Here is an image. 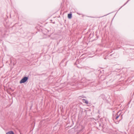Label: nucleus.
I'll use <instances>...</instances> for the list:
<instances>
[{"label":"nucleus","mask_w":134,"mask_h":134,"mask_svg":"<svg viewBox=\"0 0 134 134\" xmlns=\"http://www.w3.org/2000/svg\"><path fill=\"white\" fill-rule=\"evenodd\" d=\"M28 79V77H24L23 78L20 82V83H24L26 82Z\"/></svg>","instance_id":"1"},{"label":"nucleus","mask_w":134,"mask_h":134,"mask_svg":"<svg viewBox=\"0 0 134 134\" xmlns=\"http://www.w3.org/2000/svg\"><path fill=\"white\" fill-rule=\"evenodd\" d=\"M6 134H14V133L13 131H10L7 133Z\"/></svg>","instance_id":"5"},{"label":"nucleus","mask_w":134,"mask_h":134,"mask_svg":"<svg viewBox=\"0 0 134 134\" xmlns=\"http://www.w3.org/2000/svg\"><path fill=\"white\" fill-rule=\"evenodd\" d=\"M77 130L79 131V132H80L83 131L84 127L83 126L80 125L79 126L77 127Z\"/></svg>","instance_id":"2"},{"label":"nucleus","mask_w":134,"mask_h":134,"mask_svg":"<svg viewBox=\"0 0 134 134\" xmlns=\"http://www.w3.org/2000/svg\"><path fill=\"white\" fill-rule=\"evenodd\" d=\"M104 59H106V58H104Z\"/></svg>","instance_id":"14"},{"label":"nucleus","mask_w":134,"mask_h":134,"mask_svg":"<svg viewBox=\"0 0 134 134\" xmlns=\"http://www.w3.org/2000/svg\"><path fill=\"white\" fill-rule=\"evenodd\" d=\"M120 119L119 120V121H120L121 120H122V115H121V116L120 117Z\"/></svg>","instance_id":"9"},{"label":"nucleus","mask_w":134,"mask_h":134,"mask_svg":"<svg viewBox=\"0 0 134 134\" xmlns=\"http://www.w3.org/2000/svg\"><path fill=\"white\" fill-rule=\"evenodd\" d=\"M106 57H107V58H108V56H106Z\"/></svg>","instance_id":"11"},{"label":"nucleus","mask_w":134,"mask_h":134,"mask_svg":"<svg viewBox=\"0 0 134 134\" xmlns=\"http://www.w3.org/2000/svg\"><path fill=\"white\" fill-rule=\"evenodd\" d=\"M100 124L99 125V126H100Z\"/></svg>","instance_id":"15"},{"label":"nucleus","mask_w":134,"mask_h":134,"mask_svg":"<svg viewBox=\"0 0 134 134\" xmlns=\"http://www.w3.org/2000/svg\"><path fill=\"white\" fill-rule=\"evenodd\" d=\"M114 54L113 53V54H110V56H113V55H114Z\"/></svg>","instance_id":"10"},{"label":"nucleus","mask_w":134,"mask_h":134,"mask_svg":"<svg viewBox=\"0 0 134 134\" xmlns=\"http://www.w3.org/2000/svg\"><path fill=\"white\" fill-rule=\"evenodd\" d=\"M83 102L87 104H88V101L85 99L83 100Z\"/></svg>","instance_id":"6"},{"label":"nucleus","mask_w":134,"mask_h":134,"mask_svg":"<svg viewBox=\"0 0 134 134\" xmlns=\"http://www.w3.org/2000/svg\"><path fill=\"white\" fill-rule=\"evenodd\" d=\"M77 14H79L78 13H77Z\"/></svg>","instance_id":"12"},{"label":"nucleus","mask_w":134,"mask_h":134,"mask_svg":"<svg viewBox=\"0 0 134 134\" xmlns=\"http://www.w3.org/2000/svg\"><path fill=\"white\" fill-rule=\"evenodd\" d=\"M129 1V0H128L127 2L125 3L119 9H119H120L123 6H124V5H125Z\"/></svg>","instance_id":"7"},{"label":"nucleus","mask_w":134,"mask_h":134,"mask_svg":"<svg viewBox=\"0 0 134 134\" xmlns=\"http://www.w3.org/2000/svg\"><path fill=\"white\" fill-rule=\"evenodd\" d=\"M72 17V14L70 13L68 14V18L69 19H71Z\"/></svg>","instance_id":"4"},{"label":"nucleus","mask_w":134,"mask_h":134,"mask_svg":"<svg viewBox=\"0 0 134 134\" xmlns=\"http://www.w3.org/2000/svg\"><path fill=\"white\" fill-rule=\"evenodd\" d=\"M105 15V16H106V15Z\"/></svg>","instance_id":"13"},{"label":"nucleus","mask_w":134,"mask_h":134,"mask_svg":"<svg viewBox=\"0 0 134 134\" xmlns=\"http://www.w3.org/2000/svg\"><path fill=\"white\" fill-rule=\"evenodd\" d=\"M121 114V113H120V112H118L116 115V117L115 119L116 120L120 117Z\"/></svg>","instance_id":"3"},{"label":"nucleus","mask_w":134,"mask_h":134,"mask_svg":"<svg viewBox=\"0 0 134 134\" xmlns=\"http://www.w3.org/2000/svg\"><path fill=\"white\" fill-rule=\"evenodd\" d=\"M129 1V0H128L127 2L125 3L119 9H119H120L123 6H124V5H125Z\"/></svg>","instance_id":"8"}]
</instances>
